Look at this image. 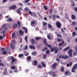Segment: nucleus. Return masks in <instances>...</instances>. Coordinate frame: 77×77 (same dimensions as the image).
Wrapping results in <instances>:
<instances>
[{
	"instance_id": "obj_10",
	"label": "nucleus",
	"mask_w": 77,
	"mask_h": 77,
	"mask_svg": "<svg viewBox=\"0 0 77 77\" xmlns=\"http://www.w3.org/2000/svg\"><path fill=\"white\" fill-rule=\"evenodd\" d=\"M57 65V63H55L54 64H53L51 67H52V68H53L54 69H56V66Z\"/></svg>"
},
{
	"instance_id": "obj_62",
	"label": "nucleus",
	"mask_w": 77,
	"mask_h": 77,
	"mask_svg": "<svg viewBox=\"0 0 77 77\" xmlns=\"http://www.w3.org/2000/svg\"><path fill=\"white\" fill-rule=\"evenodd\" d=\"M12 42H13V43H14V44H15V40H13Z\"/></svg>"
},
{
	"instance_id": "obj_61",
	"label": "nucleus",
	"mask_w": 77,
	"mask_h": 77,
	"mask_svg": "<svg viewBox=\"0 0 77 77\" xmlns=\"http://www.w3.org/2000/svg\"><path fill=\"white\" fill-rule=\"evenodd\" d=\"M62 45V43H60L58 45H59V46H61Z\"/></svg>"
},
{
	"instance_id": "obj_58",
	"label": "nucleus",
	"mask_w": 77,
	"mask_h": 77,
	"mask_svg": "<svg viewBox=\"0 0 77 77\" xmlns=\"http://www.w3.org/2000/svg\"><path fill=\"white\" fill-rule=\"evenodd\" d=\"M0 66H4V64L2 63H0Z\"/></svg>"
},
{
	"instance_id": "obj_23",
	"label": "nucleus",
	"mask_w": 77,
	"mask_h": 77,
	"mask_svg": "<svg viewBox=\"0 0 77 77\" xmlns=\"http://www.w3.org/2000/svg\"><path fill=\"white\" fill-rule=\"evenodd\" d=\"M2 32L3 33V37H5L6 36V35H5V32H6V31H5V30H4Z\"/></svg>"
},
{
	"instance_id": "obj_38",
	"label": "nucleus",
	"mask_w": 77,
	"mask_h": 77,
	"mask_svg": "<svg viewBox=\"0 0 77 77\" xmlns=\"http://www.w3.org/2000/svg\"><path fill=\"white\" fill-rule=\"evenodd\" d=\"M53 21H55V20H56V19L55 18V17H56V16H55V15H53Z\"/></svg>"
},
{
	"instance_id": "obj_18",
	"label": "nucleus",
	"mask_w": 77,
	"mask_h": 77,
	"mask_svg": "<svg viewBox=\"0 0 77 77\" xmlns=\"http://www.w3.org/2000/svg\"><path fill=\"white\" fill-rule=\"evenodd\" d=\"M15 61H16V59H13L11 62V65H12L13 63H14Z\"/></svg>"
},
{
	"instance_id": "obj_13",
	"label": "nucleus",
	"mask_w": 77,
	"mask_h": 77,
	"mask_svg": "<svg viewBox=\"0 0 77 77\" xmlns=\"http://www.w3.org/2000/svg\"><path fill=\"white\" fill-rule=\"evenodd\" d=\"M19 32L21 35H23L24 34V32H23V31H22V30H20Z\"/></svg>"
},
{
	"instance_id": "obj_19",
	"label": "nucleus",
	"mask_w": 77,
	"mask_h": 77,
	"mask_svg": "<svg viewBox=\"0 0 77 77\" xmlns=\"http://www.w3.org/2000/svg\"><path fill=\"white\" fill-rule=\"evenodd\" d=\"M35 40L37 41V40H39V39H42L41 38L39 37H36L35 38Z\"/></svg>"
},
{
	"instance_id": "obj_29",
	"label": "nucleus",
	"mask_w": 77,
	"mask_h": 77,
	"mask_svg": "<svg viewBox=\"0 0 77 77\" xmlns=\"http://www.w3.org/2000/svg\"><path fill=\"white\" fill-rule=\"evenodd\" d=\"M47 49H48V48L45 47L43 48V51H45L47 50Z\"/></svg>"
},
{
	"instance_id": "obj_59",
	"label": "nucleus",
	"mask_w": 77,
	"mask_h": 77,
	"mask_svg": "<svg viewBox=\"0 0 77 77\" xmlns=\"http://www.w3.org/2000/svg\"><path fill=\"white\" fill-rule=\"evenodd\" d=\"M42 65H43V66H44V67H45V65L44 64V63H42Z\"/></svg>"
},
{
	"instance_id": "obj_36",
	"label": "nucleus",
	"mask_w": 77,
	"mask_h": 77,
	"mask_svg": "<svg viewBox=\"0 0 77 77\" xmlns=\"http://www.w3.org/2000/svg\"><path fill=\"white\" fill-rule=\"evenodd\" d=\"M17 13H18V14H20L21 13V11H20V10L19 9H17Z\"/></svg>"
},
{
	"instance_id": "obj_54",
	"label": "nucleus",
	"mask_w": 77,
	"mask_h": 77,
	"mask_svg": "<svg viewBox=\"0 0 77 77\" xmlns=\"http://www.w3.org/2000/svg\"><path fill=\"white\" fill-rule=\"evenodd\" d=\"M49 52H50V51H49V50H48L46 52V54H48Z\"/></svg>"
},
{
	"instance_id": "obj_28",
	"label": "nucleus",
	"mask_w": 77,
	"mask_h": 77,
	"mask_svg": "<svg viewBox=\"0 0 77 77\" xmlns=\"http://www.w3.org/2000/svg\"><path fill=\"white\" fill-rule=\"evenodd\" d=\"M7 25L6 24H5L3 25L2 26L3 28H1V29H0V31H1V30H2V29H3V28H4V27H6V26Z\"/></svg>"
},
{
	"instance_id": "obj_52",
	"label": "nucleus",
	"mask_w": 77,
	"mask_h": 77,
	"mask_svg": "<svg viewBox=\"0 0 77 77\" xmlns=\"http://www.w3.org/2000/svg\"><path fill=\"white\" fill-rule=\"evenodd\" d=\"M47 57V55L45 54L43 55V58L44 59H45Z\"/></svg>"
},
{
	"instance_id": "obj_60",
	"label": "nucleus",
	"mask_w": 77,
	"mask_h": 77,
	"mask_svg": "<svg viewBox=\"0 0 77 77\" xmlns=\"http://www.w3.org/2000/svg\"><path fill=\"white\" fill-rule=\"evenodd\" d=\"M71 5L72 6H73V7H74V6H75V3H73V4H72Z\"/></svg>"
},
{
	"instance_id": "obj_35",
	"label": "nucleus",
	"mask_w": 77,
	"mask_h": 77,
	"mask_svg": "<svg viewBox=\"0 0 77 77\" xmlns=\"http://www.w3.org/2000/svg\"><path fill=\"white\" fill-rule=\"evenodd\" d=\"M57 41H58V42H61V41H63V39H60L59 38H57Z\"/></svg>"
},
{
	"instance_id": "obj_46",
	"label": "nucleus",
	"mask_w": 77,
	"mask_h": 77,
	"mask_svg": "<svg viewBox=\"0 0 77 77\" xmlns=\"http://www.w3.org/2000/svg\"><path fill=\"white\" fill-rule=\"evenodd\" d=\"M22 56H23V54H19L18 55V57H21Z\"/></svg>"
},
{
	"instance_id": "obj_12",
	"label": "nucleus",
	"mask_w": 77,
	"mask_h": 77,
	"mask_svg": "<svg viewBox=\"0 0 77 77\" xmlns=\"http://www.w3.org/2000/svg\"><path fill=\"white\" fill-rule=\"evenodd\" d=\"M23 29L25 31V32L26 33H27V32H28L27 28L24 27H23Z\"/></svg>"
},
{
	"instance_id": "obj_21",
	"label": "nucleus",
	"mask_w": 77,
	"mask_h": 77,
	"mask_svg": "<svg viewBox=\"0 0 77 77\" xmlns=\"http://www.w3.org/2000/svg\"><path fill=\"white\" fill-rule=\"evenodd\" d=\"M17 24L18 26H19L18 29H20V26H21V24L20 23V22L19 21H17Z\"/></svg>"
},
{
	"instance_id": "obj_26",
	"label": "nucleus",
	"mask_w": 77,
	"mask_h": 77,
	"mask_svg": "<svg viewBox=\"0 0 77 77\" xmlns=\"http://www.w3.org/2000/svg\"><path fill=\"white\" fill-rule=\"evenodd\" d=\"M68 58V56L66 55V56H63L62 57V59H66Z\"/></svg>"
},
{
	"instance_id": "obj_6",
	"label": "nucleus",
	"mask_w": 77,
	"mask_h": 77,
	"mask_svg": "<svg viewBox=\"0 0 77 77\" xmlns=\"http://www.w3.org/2000/svg\"><path fill=\"white\" fill-rule=\"evenodd\" d=\"M48 74H49L51 75H52L53 77H56V73L54 72H48Z\"/></svg>"
},
{
	"instance_id": "obj_55",
	"label": "nucleus",
	"mask_w": 77,
	"mask_h": 77,
	"mask_svg": "<svg viewBox=\"0 0 77 77\" xmlns=\"http://www.w3.org/2000/svg\"><path fill=\"white\" fill-rule=\"evenodd\" d=\"M1 50H2V51H5V49L4 48H1Z\"/></svg>"
},
{
	"instance_id": "obj_47",
	"label": "nucleus",
	"mask_w": 77,
	"mask_h": 77,
	"mask_svg": "<svg viewBox=\"0 0 77 77\" xmlns=\"http://www.w3.org/2000/svg\"><path fill=\"white\" fill-rule=\"evenodd\" d=\"M75 22H73L72 23V26H75Z\"/></svg>"
},
{
	"instance_id": "obj_22",
	"label": "nucleus",
	"mask_w": 77,
	"mask_h": 77,
	"mask_svg": "<svg viewBox=\"0 0 77 77\" xmlns=\"http://www.w3.org/2000/svg\"><path fill=\"white\" fill-rule=\"evenodd\" d=\"M38 61L36 60H35L34 61V66H36V65L38 63Z\"/></svg>"
},
{
	"instance_id": "obj_63",
	"label": "nucleus",
	"mask_w": 77,
	"mask_h": 77,
	"mask_svg": "<svg viewBox=\"0 0 77 77\" xmlns=\"http://www.w3.org/2000/svg\"><path fill=\"white\" fill-rule=\"evenodd\" d=\"M56 61H58V62H60V60L59 58H57Z\"/></svg>"
},
{
	"instance_id": "obj_56",
	"label": "nucleus",
	"mask_w": 77,
	"mask_h": 77,
	"mask_svg": "<svg viewBox=\"0 0 77 77\" xmlns=\"http://www.w3.org/2000/svg\"><path fill=\"white\" fill-rule=\"evenodd\" d=\"M74 10H75V12H77V8L76 7H75Z\"/></svg>"
},
{
	"instance_id": "obj_42",
	"label": "nucleus",
	"mask_w": 77,
	"mask_h": 77,
	"mask_svg": "<svg viewBox=\"0 0 77 77\" xmlns=\"http://www.w3.org/2000/svg\"><path fill=\"white\" fill-rule=\"evenodd\" d=\"M28 13L31 16H32V15H33V13L31 11H29Z\"/></svg>"
},
{
	"instance_id": "obj_64",
	"label": "nucleus",
	"mask_w": 77,
	"mask_h": 77,
	"mask_svg": "<svg viewBox=\"0 0 77 77\" xmlns=\"http://www.w3.org/2000/svg\"><path fill=\"white\" fill-rule=\"evenodd\" d=\"M3 39V37L1 35H0V39Z\"/></svg>"
},
{
	"instance_id": "obj_49",
	"label": "nucleus",
	"mask_w": 77,
	"mask_h": 77,
	"mask_svg": "<svg viewBox=\"0 0 77 77\" xmlns=\"http://www.w3.org/2000/svg\"><path fill=\"white\" fill-rule=\"evenodd\" d=\"M47 38L49 39L50 40H51V37H50V35H47Z\"/></svg>"
},
{
	"instance_id": "obj_15",
	"label": "nucleus",
	"mask_w": 77,
	"mask_h": 77,
	"mask_svg": "<svg viewBox=\"0 0 77 77\" xmlns=\"http://www.w3.org/2000/svg\"><path fill=\"white\" fill-rule=\"evenodd\" d=\"M72 62H70L69 63V64H67V67H69V66H72Z\"/></svg>"
},
{
	"instance_id": "obj_4",
	"label": "nucleus",
	"mask_w": 77,
	"mask_h": 77,
	"mask_svg": "<svg viewBox=\"0 0 77 77\" xmlns=\"http://www.w3.org/2000/svg\"><path fill=\"white\" fill-rule=\"evenodd\" d=\"M76 68H77V64H75L73 66L72 70V72H75V71L74 70Z\"/></svg>"
},
{
	"instance_id": "obj_25",
	"label": "nucleus",
	"mask_w": 77,
	"mask_h": 77,
	"mask_svg": "<svg viewBox=\"0 0 77 77\" xmlns=\"http://www.w3.org/2000/svg\"><path fill=\"white\" fill-rule=\"evenodd\" d=\"M11 36L12 38H15V32H13Z\"/></svg>"
},
{
	"instance_id": "obj_40",
	"label": "nucleus",
	"mask_w": 77,
	"mask_h": 77,
	"mask_svg": "<svg viewBox=\"0 0 77 77\" xmlns=\"http://www.w3.org/2000/svg\"><path fill=\"white\" fill-rule=\"evenodd\" d=\"M36 54V52L35 51L32 52V55H35Z\"/></svg>"
},
{
	"instance_id": "obj_14",
	"label": "nucleus",
	"mask_w": 77,
	"mask_h": 77,
	"mask_svg": "<svg viewBox=\"0 0 77 77\" xmlns=\"http://www.w3.org/2000/svg\"><path fill=\"white\" fill-rule=\"evenodd\" d=\"M60 70L61 72H63L64 71V67H63V66H61V67L60 69Z\"/></svg>"
},
{
	"instance_id": "obj_16",
	"label": "nucleus",
	"mask_w": 77,
	"mask_h": 77,
	"mask_svg": "<svg viewBox=\"0 0 77 77\" xmlns=\"http://www.w3.org/2000/svg\"><path fill=\"white\" fill-rule=\"evenodd\" d=\"M72 35L73 37H74L75 35H77V34H76V32L74 31L72 33Z\"/></svg>"
},
{
	"instance_id": "obj_5",
	"label": "nucleus",
	"mask_w": 77,
	"mask_h": 77,
	"mask_svg": "<svg viewBox=\"0 0 77 77\" xmlns=\"http://www.w3.org/2000/svg\"><path fill=\"white\" fill-rule=\"evenodd\" d=\"M56 24L58 29H60L61 27V23L59 21L57 22L56 23Z\"/></svg>"
},
{
	"instance_id": "obj_1",
	"label": "nucleus",
	"mask_w": 77,
	"mask_h": 77,
	"mask_svg": "<svg viewBox=\"0 0 77 77\" xmlns=\"http://www.w3.org/2000/svg\"><path fill=\"white\" fill-rule=\"evenodd\" d=\"M50 50H51V51H55L54 52V53H57L58 52L59 49L57 47H54L53 48L52 47L50 49Z\"/></svg>"
},
{
	"instance_id": "obj_17",
	"label": "nucleus",
	"mask_w": 77,
	"mask_h": 77,
	"mask_svg": "<svg viewBox=\"0 0 77 77\" xmlns=\"http://www.w3.org/2000/svg\"><path fill=\"white\" fill-rule=\"evenodd\" d=\"M29 47L31 49H35V47L32 45H30Z\"/></svg>"
},
{
	"instance_id": "obj_57",
	"label": "nucleus",
	"mask_w": 77,
	"mask_h": 77,
	"mask_svg": "<svg viewBox=\"0 0 77 77\" xmlns=\"http://www.w3.org/2000/svg\"><path fill=\"white\" fill-rule=\"evenodd\" d=\"M42 66H41V65H38V68H42Z\"/></svg>"
},
{
	"instance_id": "obj_33",
	"label": "nucleus",
	"mask_w": 77,
	"mask_h": 77,
	"mask_svg": "<svg viewBox=\"0 0 77 77\" xmlns=\"http://www.w3.org/2000/svg\"><path fill=\"white\" fill-rule=\"evenodd\" d=\"M10 45L11 46L12 49H14V46H13V45L12 43H10Z\"/></svg>"
},
{
	"instance_id": "obj_37",
	"label": "nucleus",
	"mask_w": 77,
	"mask_h": 77,
	"mask_svg": "<svg viewBox=\"0 0 77 77\" xmlns=\"http://www.w3.org/2000/svg\"><path fill=\"white\" fill-rule=\"evenodd\" d=\"M25 40L26 42H27V36H26L25 37Z\"/></svg>"
},
{
	"instance_id": "obj_34",
	"label": "nucleus",
	"mask_w": 77,
	"mask_h": 77,
	"mask_svg": "<svg viewBox=\"0 0 77 77\" xmlns=\"http://www.w3.org/2000/svg\"><path fill=\"white\" fill-rule=\"evenodd\" d=\"M25 10L26 12H28V11H29V9L27 8H25Z\"/></svg>"
},
{
	"instance_id": "obj_44",
	"label": "nucleus",
	"mask_w": 77,
	"mask_h": 77,
	"mask_svg": "<svg viewBox=\"0 0 77 77\" xmlns=\"http://www.w3.org/2000/svg\"><path fill=\"white\" fill-rule=\"evenodd\" d=\"M44 9H45V10H46V11H47L48 9L47 8V6L45 5L44 6Z\"/></svg>"
},
{
	"instance_id": "obj_53",
	"label": "nucleus",
	"mask_w": 77,
	"mask_h": 77,
	"mask_svg": "<svg viewBox=\"0 0 77 77\" xmlns=\"http://www.w3.org/2000/svg\"><path fill=\"white\" fill-rule=\"evenodd\" d=\"M57 36L58 37H59V36H60L61 37L62 36V35H61V34H57Z\"/></svg>"
},
{
	"instance_id": "obj_32",
	"label": "nucleus",
	"mask_w": 77,
	"mask_h": 77,
	"mask_svg": "<svg viewBox=\"0 0 77 77\" xmlns=\"http://www.w3.org/2000/svg\"><path fill=\"white\" fill-rule=\"evenodd\" d=\"M72 20H74L75 19V16L74 15H72Z\"/></svg>"
},
{
	"instance_id": "obj_43",
	"label": "nucleus",
	"mask_w": 77,
	"mask_h": 77,
	"mask_svg": "<svg viewBox=\"0 0 77 77\" xmlns=\"http://www.w3.org/2000/svg\"><path fill=\"white\" fill-rule=\"evenodd\" d=\"M27 48V45H26L25 47H24V50H26Z\"/></svg>"
},
{
	"instance_id": "obj_2",
	"label": "nucleus",
	"mask_w": 77,
	"mask_h": 77,
	"mask_svg": "<svg viewBox=\"0 0 77 77\" xmlns=\"http://www.w3.org/2000/svg\"><path fill=\"white\" fill-rule=\"evenodd\" d=\"M42 39L44 40L45 45L47 46V47H49V48H51L52 46L51 45L47 44V43L46 42V39L43 38Z\"/></svg>"
},
{
	"instance_id": "obj_30",
	"label": "nucleus",
	"mask_w": 77,
	"mask_h": 77,
	"mask_svg": "<svg viewBox=\"0 0 77 77\" xmlns=\"http://www.w3.org/2000/svg\"><path fill=\"white\" fill-rule=\"evenodd\" d=\"M48 27L49 28V29H51L52 28V26H51V24H48Z\"/></svg>"
},
{
	"instance_id": "obj_31",
	"label": "nucleus",
	"mask_w": 77,
	"mask_h": 77,
	"mask_svg": "<svg viewBox=\"0 0 77 77\" xmlns=\"http://www.w3.org/2000/svg\"><path fill=\"white\" fill-rule=\"evenodd\" d=\"M11 69H15V66H11Z\"/></svg>"
},
{
	"instance_id": "obj_24",
	"label": "nucleus",
	"mask_w": 77,
	"mask_h": 77,
	"mask_svg": "<svg viewBox=\"0 0 77 77\" xmlns=\"http://www.w3.org/2000/svg\"><path fill=\"white\" fill-rule=\"evenodd\" d=\"M31 42L32 44H33L35 43V40L33 39H31Z\"/></svg>"
},
{
	"instance_id": "obj_9",
	"label": "nucleus",
	"mask_w": 77,
	"mask_h": 77,
	"mask_svg": "<svg viewBox=\"0 0 77 77\" xmlns=\"http://www.w3.org/2000/svg\"><path fill=\"white\" fill-rule=\"evenodd\" d=\"M31 26H34L36 25V22L33 21L31 22Z\"/></svg>"
},
{
	"instance_id": "obj_39",
	"label": "nucleus",
	"mask_w": 77,
	"mask_h": 77,
	"mask_svg": "<svg viewBox=\"0 0 77 77\" xmlns=\"http://www.w3.org/2000/svg\"><path fill=\"white\" fill-rule=\"evenodd\" d=\"M7 51H4L2 53V54H7Z\"/></svg>"
},
{
	"instance_id": "obj_7",
	"label": "nucleus",
	"mask_w": 77,
	"mask_h": 77,
	"mask_svg": "<svg viewBox=\"0 0 77 77\" xmlns=\"http://www.w3.org/2000/svg\"><path fill=\"white\" fill-rule=\"evenodd\" d=\"M17 8V6L15 5H14L13 6H11L10 8L9 9L10 10H14V9H15Z\"/></svg>"
},
{
	"instance_id": "obj_27",
	"label": "nucleus",
	"mask_w": 77,
	"mask_h": 77,
	"mask_svg": "<svg viewBox=\"0 0 77 77\" xmlns=\"http://www.w3.org/2000/svg\"><path fill=\"white\" fill-rule=\"evenodd\" d=\"M69 47H67L66 48L63 49V50H64V51H66L67 50H69Z\"/></svg>"
},
{
	"instance_id": "obj_8",
	"label": "nucleus",
	"mask_w": 77,
	"mask_h": 77,
	"mask_svg": "<svg viewBox=\"0 0 77 77\" xmlns=\"http://www.w3.org/2000/svg\"><path fill=\"white\" fill-rule=\"evenodd\" d=\"M69 55V56L71 57H72V50L70 49L69 51H68Z\"/></svg>"
},
{
	"instance_id": "obj_3",
	"label": "nucleus",
	"mask_w": 77,
	"mask_h": 77,
	"mask_svg": "<svg viewBox=\"0 0 77 77\" xmlns=\"http://www.w3.org/2000/svg\"><path fill=\"white\" fill-rule=\"evenodd\" d=\"M43 30H47V26H46V25H47V24L45 22L43 23Z\"/></svg>"
},
{
	"instance_id": "obj_41",
	"label": "nucleus",
	"mask_w": 77,
	"mask_h": 77,
	"mask_svg": "<svg viewBox=\"0 0 77 77\" xmlns=\"http://www.w3.org/2000/svg\"><path fill=\"white\" fill-rule=\"evenodd\" d=\"M68 73H69V71H66L64 73V74H65V75H68Z\"/></svg>"
},
{
	"instance_id": "obj_51",
	"label": "nucleus",
	"mask_w": 77,
	"mask_h": 77,
	"mask_svg": "<svg viewBox=\"0 0 77 77\" xmlns=\"http://www.w3.org/2000/svg\"><path fill=\"white\" fill-rule=\"evenodd\" d=\"M32 15L33 17H36V14L35 13H33Z\"/></svg>"
},
{
	"instance_id": "obj_20",
	"label": "nucleus",
	"mask_w": 77,
	"mask_h": 77,
	"mask_svg": "<svg viewBox=\"0 0 77 77\" xmlns=\"http://www.w3.org/2000/svg\"><path fill=\"white\" fill-rule=\"evenodd\" d=\"M12 21V18L10 17L6 20L7 21H8L9 22H11V21Z\"/></svg>"
},
{
	"instance_id": "obj_11",
	"label": "nucleus",
	"mask_w": 77,
	"mask_h": 77,
	"mask_svg": "<svg viewBox=\"0 0 77 77\" xmlns=\"http://www.w3.org/2000/svg\"><path fill=\"white\" fill-rule=\"evenodd\" d=\"M27 60H28V61H29V62H30V61L32 60V57L30 56H28L27 57Z\"/></svg>"
},
{
	"instance_id": "obj_45",
	"label": "nucleus",
	"mask_w": 77,
	"mask_h": 77,
	"mask_svg": "<svg viewBox=\"0 0 77 77\" xmlns=\"http://www.w3.org/2000/svg\"><path fill=\"white\" fill-rule=\"evenodd\" d=\"M8 0H3L2 1V3H6Z\"/></svg>"
},
{
	"instance_id": "obj_48",
	"label": "nucleus",
	"mask_w": 77,
	"mask_h": 77,
	"mask_svg": "<svg viewBox=\"0 0 77 77\" xmlns=\"http://www.w3.org/2000/svg\"><path fill=\"white\" fill-rule=\"evenodd\" d=\"M17 24H15L13 26V27L14 29L17 28Z\"/></svg>"
},
{
	"instance_id": "obj_50",
	"label": "nucleus",
	"mask_w": 77,
	"mask_h": 77,
	"mask_svg": "<svg viewBox=\"0 0 77 77\" xmlns=\"http://www.w3.org/2000/svg\"><path fill=\"white\" fill-rule=\"evenodd\" d=\"M30 0H26L24 2V3H28L29 2Z\"/></svg>"
}]
</instances>
